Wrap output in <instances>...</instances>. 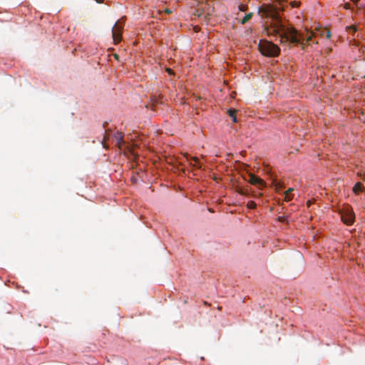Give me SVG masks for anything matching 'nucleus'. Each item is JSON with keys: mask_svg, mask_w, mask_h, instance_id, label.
<instances>
[{"mask_svg": "<svg viewBox=\"0 0 365 365\" xmlns=\"http://www.w3.org/2000/svg\"><path fill=\"white\" fill-rule=\"evenodd\" d=\"M260 11L263 12L267 17H271L272 21L270 26L266 27V31L269 36H279L280 43H299L302 46L304 45V41L309 43L312 38V32L300 33L298 32L294 28L287 27L286 25L282 21L277 12H270L267 9H261Z\"/></svg>", "mask_w": 365, "mask_h": 365, "instance_id": "nucleus-1", "label": "nucleus"}, {"mask_svg": "<svg viewBox=\"0 0 365 365\" xmlns=\"http://www.w3.org/2000/svg\"><path fill=\"white\" fill-rule=\"evenodd\" d=\"M259 49L261 53L269 57L277 56L279 54L280 49L276 44L268 41L260 40Z\"/></svg>", "mask_w": 365, "mask_h": 365, "instance_id": "nucleus-2", "label": "nucleus"}, {"mask_svg": "<svg viewBox=\"0 0 365 365\" xmlns=\"http://www.w3.org/2000/svg\"><path fill=\"white\" fill-rule=\"evenodd\" d=\"M341 218L344 223L351 225L354 222L355 215L352 208L346 205L340 211Z\"/></svg>", "mask_w": 365, "mask_h": 365, "instance_id": "nucleus-3", "label": "nucleus"}, {"mask_svg": "<svg viewBox=\"0 0 365 365\" xmlns=\"http://www.w3.org/2000/svg\"><path fill=\"white\" fill-rule=\"evenodd\" d=\"M123 18L118 20L112 28V36L115 44H118L122 39L123 21Z\"/></svg>", "mask_w": 365, "mask_h": 365, "instance_id": "nucleus-4", "label": "nucleus"}, {"mask_svg": "<svg viewBox=\"0 0 365 365\" xmlns=\"http://www.w3.org/2000/svg\"><path fill=\"white\" fill-rule=\"evenodd\" d=\"M249 176V182L251 183L252 185H257L260 189L265 186V182L262 179L259 178V177L253 174H250Z\"/></svg>", "mask_w": 365, "mask_h": 365, "instance_id": "nucleus-5", "label": "nucleus"}, {"mask_svg": "<svg viewBox=\"0 0 365 365\" xmlns=\"http://www.w3.org/2000/svg\"><path fill=\"white\" fill-rule=\"evenodd\" d=\"M123 134L120 132L115 134V140L116 141V145L120 148L121 145L124 143Z\"/></svg>", "mask_w": 365, "mask_h": 365, "instance_id": "nucleus-6", "label": "nucleus"}, {"mask_svg": "<svg viewBox=\"0 0 365 365\" xmlns=\"http://www.w3.org/2000/svg\"><path fill=\"white\" fill-rule=\"evenodd\" d=\"M272 187L277 192H280L284 187L283 183L277 181V180H273V181L272 182Z\"/></svg>", "mask_w": 365, "mask_h": 365, "instance_id": "nucleus-7", "label": "nucleus"}, {"mask_svg": "<svg viewBox=\"0 0 365 365\" xmlns=\"http://www.w3.org/2000/svg\"><path fill=\"white\" fill-rule=\"evenodd\" d=\"M364 185L359 182H356L353 187V192L356 194L358 193L359 192L364 191Z\"/></svg>", "mask_w": 365, "mask_h": 365, "instance_id": "nucleus-8", "label": "nucleus"}, {"mask_svg": "<svg viewBox=\"0 0 365 365\" xmlns=\"http://www.w3.org/2000/svg\"><path fill=\"white\" fill-rule=\"evenodd\" d=\"M294 190L293 188H289L287 191L284 192V200L285 201H290L292 199V196L291 195V192Z\"/></svg>", "mask_w": 365, "mask_h": 365, "instance_id": "nucleus-9", "label": "nucleus"}, {"mask_svg": "<svg viewBox=\"0 0 365 365\" xmlns=\"http://www.w3.org/2000/svg\"><path fill=\"white\" fill-rule=\"evenodd\" d=\"M229 115L232 118V121L237 123L236 110L230 109L227 110Z\"/></svg>", "mask_w": 365, "mask_h": 365, "instance_id": "nucleus-10", "label": "nucleus"}, {"mask_svg": "<svg viewBox=\"0 0 365 365\" xmlns=\"http://www.w3.org/2000/svg\"><path fill=\"white\" fill-rule=\"evenodd\" d=\"M346 29H347V31L351 34H354L355 32H356L358 31V28L355 25L350 26L347 27Z\"/></svg>", "mask_w": 365, "mask_h": 365, "instance_id": "nucleus-11", "label": "nucleus"}, {"mask_svg": "<svg viewBox=\"0 0 365 365\" xmlns=\"http://www.w3.org/2000/svg\"><path fill=\"white\" fill-rule=\"evenodd\" d=\"M192 160L195 163H190V165L192 166V167H196L197 168H201V165H200V164L198 163V158L197 157H193L192 158Z\"/></svg>", "mask_w": 365, "mask_h": 365, "instance_id": "nucleus-12", "label": "nucleus"}, {"mask_svg": "<svg viewBox=\"0 0 365 365\" xmlns=\"http://www.w3.org/2000/svg\"><path fill=\"white\" fill-rule=\"evenodd\" d=\"M252 13L246 14V16L242 19L241 23L242 24H246L252 17Z\"/></svg>", "mask_w": 365, "mask_h": 365, "instance_id": "nucleus-13", "label": "nucleus"}, {"mask_svg": "<svg viewBox=\"0 0 365 365\" xmlns=\"http://www.w3.org/2000/svg\"><path fill=\"white\" fill-rule=\"evenodd\" d=\"M257 206L256 203L254 201H249L247 204V207L249 209H254Z\"/></svg>", "mask_w": 365, "mask_h": 365, "instance_id": "nucleus-14", "label": "nucleus"}, {"mask_svg": "<svg viewBox=\"0 0 365 365\" xmlns=\"http://www.w3.org/2000/svg\"><path fill=\"white\" fill-rule=\"evenodd\" d=\"M237 192H238L240 195H242L245 193V191L244 190V188L238 187L236 190Z\"/></svg>", "mask_w": 365, "mask_h": 365, "instance_id": "nucleus-15", "label": "nucleus"}, {"mask_svg": "<svg viewBox=\"0 0 365 365\" xmlns=\"http://www.w3.org/2000/svg\"><path fill=\"white\" fill-rule=\"evenodd\" d=\"M290 4L292 7H297L299 6V2L296 1H292Z\"/></svg>", "mask_w": 365, "mask_h": 365, "instance_id": "nucleus-16", "label": "nucleus"}, {"mask_svg": "<svg viewBox=\"0 0 365 365\" xmlns=\"http://www.w3.org/2000/svg\"><path fill=\"white\" fill-rule=\"evenodd\" d=\"M152 101H153V104H156L158 103V100L157 99L156 96H153Z\"/></svg>", "mask_w": 365, "mask_h": 365, "instance_id": "nucleus-17", "label": "nucleus"}, {"mask_svg": "<svg viewBox=\"0 0 365 365\" xmlns=\"http://www.w3.org/2000/svg\"><path fill=\"white\" fill-rule=\"evenodd\" d=\"M351 8V5L349 3H346L344 4V9H349Z\"/></svg>", "mask_w": 365, "mask_h": 365, "instance_id": "nucleus-18", "label": "nucleus"}, {"mask_svg": "<svg viewBox=\"0 0 365 365\" xmlns=\"http://www.w3.org/2000/svg\"><path fill=\"white\" fill-rule=\"evenodd\" d=\"M245 9H246V6L245 5H240V11H245Z\"/></svg>", "mask_w": 365, "mask_h": 365, "instance_id": "nucleus-19", "label": "nucleus"}, {"mask_svg": "<svg viewBox=\"0 0 365 365\" xmlns=\"http://www.w3.org/2000/svg\"><path fill=\"white\" fill-rule=\"evenodd\" d=\"M166 71L169 73V74H173V71L171 68H166Z\"/></svg>", "mask_w": 365, "mask_h": 365, "instance_id": "nucleus-20", "label": "nucleus"}, {"mask_svg": "<svg viewBox=\"0 0 365 365\" xmlns=\"http://www.w3.org/2000/svg\"><path fill=\"white\" fill-rule=\"evenodd\" d=\"M244 190L245 191V193L243 194V195H249V190L247 188H244Z\"/></svg>", "mask_w": 365, "mask_h": 365, "instance_id": "nucleus-21", "label": "nucleus"}, {"mask_svg": "<svg viewBox=\"0 0 365 365\" xmlns=\"http://www.w3.org/2000/svg\"><path fill=\"white\" fill-rule=\"evenodd\" d=\"M96 1L98 4L103 3V0H96Z\"/></svg>", "mask_w": 365, "mask_h": 365, "instance_id": "nucleus-22", "label": "nucleus"}, {"mask_svg": "<svg viewBox=\"0 0 365 365\" xmlns=\"http://www.w3.org/2000/svg\"><path fill=\"white\" fill-rule=\"evenodd\" d=\"M165 11H166V13H168V14H170V13L171 12V11H170V9H166V10H165Z\"/></svg>", "mask_w": 365, "mask_h": 365, "instance_id": "nucleus-23", "label": "nucleus"}, {"mask_svg": "<svg viewBox=\"0 0 365 365\" xmlns=\"http://www.w3.org/2000/svg\"><path fill=\"white\" fill-rule=\"evenodd\" d=\"M351 1H353L354 3H357L359 0H351Z\"/></svg>", "mask_w": 365, "mask_h": 365, "instance_id": "nucleus-24", "label": "nucleus"}, {"mask_svg": "<svg viewBox=\"0 0 365 365\" xmlns=\"http://www.w3.org/2000/svg\"><path fill=\"white\" fill-rule=\"evenodd\" d=\"M185 157L187 158V160H188V154H185Z\"/></svg>", "mask_w": 365, "mask_h": 365, "instance_id": "nucleus-25", "label": "nucleus"}, {"mask_svg": "<svg viewBox=\"0 0 365 365\" xmlns=\"http://www.w3.org/2000/svg\"><path fill=\"white\" fill-rule=\"evenodd\" d=\"M103 145L104 148H106V144L104 143V142H103Z\"/></svg>", "mask_w": 365, "mask_h": 365, "instance_id": "nucleus-26", "label": "nucleus"}]
</instances>
